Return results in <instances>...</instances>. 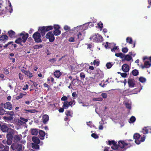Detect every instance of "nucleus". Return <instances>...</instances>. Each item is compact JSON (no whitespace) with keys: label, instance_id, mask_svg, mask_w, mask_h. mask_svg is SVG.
<instances>
[{"label":"nucleus","instance_id":"nucleus-46","mask_svg":"<svg viewBox=\"0 0 151 151\" xmlns=\"http://www.w3.org/2000/svg\"><path fill=\"white\" fill-rule=\"evenodd\" d=\"M18 125H24L25 124V123L20 119L18 120Z\"/></svg>","mask_w":151,"mask_h":151},{"label":"nucleus","instance_id":"nucleus-63","mask_svg":"<svg viewBox=\"0 0 151 151\" xmlns=\"http://www.w3.org/2000/svg\"><path fill=\"white\" fill-rule=\"evenodd\" d=\"M101 95L102 97L104 99L106 98L107 97V95L106 93H102Z\"/></svg>","mask_w":151,"mask_h":151},{"label":"nucleus","instance_id":"nucleus-6","mask_svg":"<svg viewBox=\"0 0 151 151\" xmlns=\"http://www.w3.org/2000/svg\"><path fill=\"white\" fill-rule=\"evenodd\" d=\"M32 37L35 42L37 43L41 42H42L41 38V34L37 32H35L33 35Z\"/></svg>","mask_w":151,"mask_h":151},{"label":"nucleus","instance_id":"nucleus-15","mask_svg":"<svg viewBox=\"0 0 151 151\" xmlns=\"http://www.w3.org/2000/svg\"><path fill=\"white\" fill-rule=\"evenodd\" d=\"M38 31L40 32V34L42 36H44L46 32H47L45 26H43L41 27H40L38 29Z\"/></svg>","mask_w":151,"mask_h":151},{"label":"nucleus","instance_id":"nucleus-13","mask_svg":"<svg viewBox=\"0 0 151 151\" xmlns=\"http://www.w3.org/2000/svg\"><path fill=\"white\" fill-rule=\"evenodd\" d=\"M4 107L5 109H7L9 110H11L12 109V106L11 102L8 101L4 104Z\"/></svg>","mask_w":151,"mask_h":151},{"label":"nucleus","instance_id":"nucleus-42","mask_svg":"<svg viewBox=\"0 0 151 151\" xmlns=\"http://www.w3.org/2000/svg\"><path fill=\"white\" fill-rule=\"evenodd\" d=\"M97 25L99 26V27L100 28V30H101L102 29L103 27V23L100 22L97 24Z\"/></svg>","mask_w":151,"mask_h":151},{"label":"nucleus","instance_id":"nucleus-17","mask_svg":"<svg viewBox=\"0 0 151 151\" xmlns=\"http://www.w3.org/2000/svg\"><path fill=\"white\" fill-rule=\"evenodd\" d=\"M143 132L144 134L151 132V128L150 127H145L143 129Z\"/></svg>","mask_w":151,"mask_h":151},{"label":"nucleus","instance_id":"nucleus-55","mask_svg":"<svg viewBox=\"0 0 151 151\" xmlns=\"http://www.w3.org/2000/svg\"><path fill=\"white\" fill-rule=\"evenodd\" d=\"M64 29L66 31H69L70 30V28L68 25H65L64 26Z\"/></svg>","mask_w":151,"mask_h":151},{"label":"nucleus","instance_id":"nucleus-38","mask_svg":"<svg viewBox=\"0 0 151 151\" xmlns=\"http://www.w3.org/2000/svg\"><path fill=\"white\" fill-rule=\"evenodd\" d=\"M25 75L29 78H31L32 77V73H30L29 71H27Z\"/></svg>","mask_w":151,"mask_h":151},{"label":"nucleus","instance_id":"nucleus-24","mask_svg":"<svg viewBox=\"0 0 151 151\" xmlns=\"http://www.w3.org/2000/svg\"><path fill=\"white\" fill-rule=\"evenodd\" d=\"M31 132L32 135H36L39 132L38 129H31Z\"/></svg>","mask_w":151,"mask_h":151},{"label":"nucleus","instance_id":"nucleus-18","mask_svg":"<svg viewBox=\"0 0 151 151\" xmlns=\"http://www.w3.org/2000/svg\"><path fill=\"white\" fill-rule=\"evenodd\" d=\"M9 36L11 38H14L16 37V33L12 30H10L8 32Z\"/></svg>","mask_w":151,"mask_h":151},{"label":"nucleus","instance_id":"nucleus-1","mask_svg":"<svg viewBox=\"0 0 151 151\" xmlns=\"http://www.w3.org/2000/svg\"><path fill=\"white\" fill-rule=\"evenodd\" d=\"M108 144L109 145H112L111 148L112 149L116 150V151H124L126 150V148H125V147L129 145V146H131L130 144L125 142L123 140L119 141L116 144V142L114 140H109Z\"/></svg>","mask_w":151,"mask_h":151},{"label":"nucleus","instance_id":"nucleus-14","mask_svg":"<svg viewBox=\"0 0 151 151\" xmlns=\"http://www.w3.org/2000/svg\"><path fill=\"white\" fill-rule=\"evenodd\" d=\"M122 69L125 73L128 72L129 70V65L127 64H124L122 66Z\"/></svg>","mask_w":151,"mask_h":151},{"label":"nucleus","instance_id":"nucleus-61","mask_svg":"<svg viewBox=\"0 0 151 151\" xmlns=\"http://www.w3.org/2000/svg\"><path fill=\"white\" fill-rule=\"evenodd\" d=\"M72 96L73 97H74V98H73V99H74L76 98V97L77 96V95L76 92H73L72 93Z\"/></svg>","mask_w":151,"mask_h":151},{"label":"nucleus","instance_id":"nucleus-23","mask_svg":"<svg viewBox=\"0 0 151 151\" xmlns=\"http://www.w3.org/2000/svg\"><path fill=\"white\" fill-rule=\"evenodd\" d=\"M32 140L34 143L39 144L40 142V140L39 138L37 137H32Z\"/></svg>","mask_w":151,"mask_h":151},{"label":"nucleus","instance_id":"nucleus-36","mask_svg":"<svg viewBox=\"0 0 151 151\" xmlns=\"http://www.w3.org/2000/svg\"><path fill=\"white\" fill-rule=\"evenodd\" d=\"M9 147L8 146L6 145L4 147V148L1 150L0 151H9Z\"/></svg>","mask_w":151,"mask_h":151},{"label":"nucleus","instance_id":"nucleus-43","mask_svg":"<svg viewBox=\"0 0 151 151\" xmlns=\"http://www.w3.org/2000/svg\"><path fill=\"white\" fill-rule=\"evenodd\" d=\"M80 76L81 79H84L85 77V75L84 73L81 72L80 73Z\"/></svg>","mask_w":151,"mask_h":151},{"label":"nucleus","instance_id":"nucleus-57","mask_svg":"<svg viewBox=\"0 0 151 151\" xmlns=\"http://www.w3.org/2000/svg\"><path fill=\"white\" fill-rule=\"evenodd\" d=\"M53 27L55 30L59 29L60 28V27L58 25L54 24Z\"/></svg>","mask_w":151,"mask_h":151},{"label":"nucleus","instance_id":"nucleus-59","mask_svg":"<svg viewBox=\"0 0 151 151\" xmlns=\"http://www.w3.org/2000/svg\"><path fill=\"white\" fill-rule=\"evenodd\" d=\"M127 75V74L125 73H121V76L123 78H126Z\"/></svg>","mask_w":151,"mask_h":151},{"label":"nucleus","instance_id":"nucleus-58","mask_svg":"<svg viewBox=\"0 0 151 151\" xmlns=\"http://www.w3.org/2000/svg\"><path fill=\"white\" fill-rule=\"evenodd\" d=\"M3 72L6 75L8 74L9 73V70L6 68L4 69H3Z\"/></svg>","mask_w":151,"mask_h":151},{"label":"nucleus","instance_id":"nucleus-28","mask_svg":"<svg viewBox=\"0 0 151 151\" xmlns=\"http://www.w3.org/2000/svg\"><path fill=\"white\" fill-rule=\"evenodd\" d=\"M68 101H64L63 103V107L65 109H67L68 107H69V106L68 105Z\"/></svg>","mask_w":151,"mask_h":151},{"label":"nucleus","instance_id":"nucleus-62","mask_svg":"<svg viewBox=\"0 0 151 151\" xmlns=\"http://www.w3.org/2000/svg\"><path fill=\"white\" fill-rule=\"evenodd\" d=\"M75 102V101L74 100H73L72 101H70L69 102H68V105L69 106H71V107H72V105L73 104V103Z\"/></svg>","mask_w":151,"mask_h":151},{"label":"nucleus","instance_id":"nucleus-41","mask_svg":"<svg viewBox=\"0 0 151 151\" xmlns=\"http://www.w3.org/2000/svg\"><path fill=\"white\" fill-rule=\"evenodd\" d=\"M79 80H77L76 81H74L72 84L74 86H78L79 85Z\"/></svg>","mask_w":151,"mask_h":151},{"label":"nucleus","instance_id":"nucleus-52","mask_svg":"<svg viewBox=\"0 0 151 151\" xmlns=\"http://www.w3.org/2000/svg\"><path fill=\"white\" fill-rule=\"evenodd\" d=\"M8 3L9 4V6L10 7V10H9V12L10 13H11L12 12V11H13V9H12V5H11V4L10 2V1H9Z\"/></svg>","mask_w":151,"mask_h":151},{"label":"nucleus","instance_id":"nucleus-54","mask_svg":"<svg viewBox=\"0 0 151 151\" xmlns=\"http://www.w3.org/2000/svg\"><path fill=\"white\" fill-rule=\"evenodd\" d=\"M25 110L28 112L31 113H34L36 111L35 109Z\"/></svg>","mask_w":151,"mask_h":151},{"label":"nucleus","instance_id":"nucleus-33","mask_svg":"<svg viewBox=\"0 0 151 151\" xmlns=\"http://www.w3.org/2000/svg\"><path fill=\"white\" fill-rule=\"evenodd\" d=\"M46 31H47L52 30L53 29V27L52 26H45Z\"/></svg>","mask_w":151,"mask_h":151},{"label":"nucleus","instance_id":"nucleus-64","mask_svg":"<svg viewBox=\"0 0 151 151\" xmlns=\"http://www.w3.org/2000/svg\"><path fill=\"white\" fill-rule=\"evenodd\" d=\"M28 85L27 84H26L24 86V87L22 88V89L24 91H25L26 89H28Z\"/></svg>","mask_w":151,"mask_h":151},{"label":"nucleus","instance_id":"nucleus-49","mask_svg":"<svg viewBox=\"0 0 151 151\" xmlns=\"http://www.w3.org/2000/svg\"><path fill=\"white\" fill-rule=\"evenodd\" d=\"M91 136L92 137L96 139L99 138V136L96 134L93 133L91 134Z\"/></svg>","mask_w":151,"mask_h":151},{"label":"nucleus","instance_id":"nucleus-26","mask_svg":"<svg viewBox=\"0 0 151 151\" xmlns=\"http://www.w3.org/2000/svg\"><path fill=\"white\" fill-rule=\"evenodd\" d=\"M151 64L148 61H145L144 63V67L143 68H148L150 67Z\"/></svg>","mask_w":151,"mask_h":151},{"label":"nucleus","instance_id":"nucleus-11","mask_svg":"<svg viewBox=\"0 0 151 151\" xmlns=\"http://www.w3.org/2000/svg\"><path fill=\"white\" fill-rule=\"evenodd\" d=\"M11 147L14 150L16 149L18 151H20L22 150V145L20 144H17L15 145H12Z\"/></svg>","mask_w":151,"mask_h":151},{"label":"nucleus","instance_id":"nucleus-20","mask_svg":"<svg viewBox=\"0 0 151 151\" xmlns=\"http://www.w3.org/2000/svg\"><path fill=\"white\" fill-rule=\"evenodd\" d=\"M128 83L129 87H133L134 86L135 83H134L133 79H129L128 81Z\"/></svg>","mask_w":151,"mask_h":151},{"label":"nucleus","instance_id":"nucleus-48","mask_svg":"<svg viewBox=\"0 0 151 151\" xmlns=\"http://www.w3.org/2000/svg\"><path fill=\"white\" fill-rule=\"evenodd\" d=\"M93 101H102L103 100V99L101 97H99L96 98H94L93 99Z\"/></svg>","mask_w":151,"mask_h":151},{"label":"nucleus","instance_id":"nucleus-4","mask_svg":"<svg viewBox=\"0 0 151 151\" xmlns=\"http://www.w3.org/2000/svg\"><path fill=\"white\" fill-rule=\"evenodd\" d=\"M5 114L10 116H5L4 117V119L7 121H11L12 120L14 119L13 116H15L14 112L12 111H5Z\"/></svg>","mask_w":151,"mask_h":151},{"label":"nucleus","instance_id":"nucleus-34","mask_svg":"<svg viewBox=\"0 0 151 151\" xmlns=\"http://www.w3.org/2000/svg\"><path fill=\"white\" fill-rule=\"evenodd\" d=\"M139 80L140 82L142 83L145 82L146 81V79L145 78L142 76L139 78Z\"/></svg>","mask_w":151,"mask_h":151},{"label":"nucleus","instance_id":"nucleus-44","mask_svg":"<svg viewBox=\"0 0 151 151\" xmlns=\"http://www.w3.org/2000/svg\"><path fill=\"white\" fill-rule=\"evenodd\" d=\"M125 106L126 108L128 109H131V104L128 103H125Z\"/></svg>","mask_w":151,"mask_h":151},{"label":"nucleus","instance_id":"nucleus-25","mask_svg":"<svg viewBox=\"0 0 151 151\" xmlns=\"http://www.w3.org/2000/svg\"><path fill=\"white\" fill-rule=\"evenodd\" d=\"M132 59V57L129 55H127L125 56V58L122 59V61H123L124 60H127L129 61Z\"/></svg>","mask_w":151,"mask_h":151},{"label":"nucleus","instance_id":"nucleus-31","mask_svg":"<svg viewBox=\"0 0 151 151\" xmlns=\"http://www.w3.org/2000/svg\"><path fill=\"white\" fill-rule=\"evenodd\" d=\"M54 34L57 36L60 35L61 33V31L59 29L55 30L53 32Z\"/></svg>","mask_w":151,"mask_h":151},{"label":"nucleus","instance_id":"nucleus-50","mask_svg":"<svg viewBox=\"0 0 151 151\" xmlns=\"http://www.w3.org/2000/svg\"><path fill=\"white\" fill-rule=\"evenodd\" d=\"M112 65L110 63H108L106 64V66L108 69H109L111 68Z\"/></svg>","mask_w":151,"mask_h":151},{"label":"nucleus","instance_id":"nucleus-3","mask_svg":"<svg viewBox=\"0 0 151 151\" xmlns=\"http://www.w3.org/2000/svg\"><path fill=\"white\" fill-rule=\"evenodd\" d=\"M11 131L8 132L6 134V137L7 139V142L9 144H11L12 141L13 140L14 135V131L12 129H10Z\"/></svg>","mask_w":151,"mask_h":151},{"label":"nucleus","instance_id":"nucleus-7","mask_svg":"<svg viewBox=\"0 0 151 151\" xmlns=\"http://www.w3.org/2000/svg\"><path fill=\"white\" fill-rule=\"evenodd\" d=\"M54 34H53L52 31L48 32L45 36L47 39H48L50 42H53L55 40V37L54 36Z\"/></svg>","mask_w":151,"mask_h":151},{"label":"nucleus","instance_id":"nucleus-39","mask_svg":"<svg viewBox=\"0 0 151 151\" xmlns=\"http://www.w3.org/2000/svg\"><path fill=\"white\" fill-rule=\"evenodd\" d=\"M5 111L2 107H0V115L5 114Z\"/></svg>","mask_w":151,"mask_h":151},{"label":"nucleus","instance_id":"nucleus-30","mask_svg":"<svg viewBox=\"0 0 151 151\" xmlns=\"http://www.w3.org/2000/svg\"><path fill=\"white\" fill-rule=\"evenodd\" d=\"M132 73L134 76H136L138 75L139 71L138 70L135 69L132 71Z\"/></svg>","mask_w":151,"mask_h":151},{"label":"nucleus","instance_id":"nucleus-29","mask_svg":"<svg viewBox=\"0 0 151 151\" xmlns=\"http://www.w3.org/2000/svg\"><path fill=\"white\" fill-rule=\"evenodd\" d=\"M38 144H35L32 143V147L34 149H38L39 148V146Z\"/></svg>","mask_w":151,"mask_h":151},{"label":"nucleus","instance_id":"nucleus-51","mask_svg":"<svg viewBox=\"0 0 151 151\" xmlns=\"http://www.w3.org/2000/svg\"><path fill=\"white\" fill-rule=\"evenodd\" d=\"M56 61V59L55 58H52L48 60V61L51 62V63H53Z\"/></svg>","mask_w":151,"mask_h":151},{"label":"nucleus","instance_id":"nucleus-19","mask_svg":"<svg viewBox=\"0 0 151 151\" xmlns=\"http://www.w3.org/2000/svg\"><path fill=\"white\" fill-rule=\"evenodd\" d=\"M8 36L6 35H3L0 37V40L1 42H4V43L6 42L8 39Z\"/></svg>","mask_w":151,"mask_h":151},{"label":"nucleus","instance_id":"nucleus-5","mask_svg":"<svg viewBox=\"0 0 151 151\" xmlns=\"http://www.w3.org/2000/svg\"><path fill=\"white\" fill-rule=\"evenodd\" d=\"M91 38L93 40L94 42H101L102 41L103 37L102 36L99 34H95L93 35L92 37H90V39L91 40Z\"/></svg>","mask_w":151,"mask_h":151},{"label":"nucleus","instance_id":"nucleus-21","mask_svg":"<svg viewBox=\"0 0 151 151\" xmlns=\"http://www.w3.org/2000/svg\"><path fill=\"white\" fill-rule=\"evenodd\" d=\"M42 119L43 123L46 124L49 119L48 116L47 114L44 115L42 116Z\"/></svg>","mask_w":151,"mask_h":151},{"label":"nucleus","instance_id":"nucleus-37","mask_svg":"<svg viewBox=\"0 0 151 151\" xmlns=\"http://www.w3.org/2000/svg\"><path fill=\"white\" fill-rule=\"evenodd\" d=\"M43 45H35L33 46L34 49H40L42 47Z\"/></svg>","mask_w":151,"mask_h":151},{"label":"nucleus","instance_id":"nucleus-47","mask_svg":"<svg viewBox=\"0 0 151 151\" xmlns=\"http://www.w3.org/2000/svg\"><path fill=\"white\" fill-rule=\"evenodd\" d=\"M65 114L67 116H70L71 117L72 116L70 114V110H67L65 112Z\"/></svg>","mask_w":151,"mask_h":151},{"label":"nucleus","instance_id":"nucleus-12","mask_svg":"<svg viewBox=\"0 0 151 151\" xmlns=\"http://www.w3.org/2000/svg\"><path fill=\"white\" fill-rule=\"evenodd\" d=\"M0 129L4 132H8L9 130L10 129L8 127L6 124H2L1 125Z\"/></svg>","mask_w":151,"mask_h":151},{"label":"nucleus","instance_id":"nucleus-2","mask_svg":"<svg viewBox=\"0 0 151 151\" xmlns=\"http://www.w3.org/2000/svg\"><path fill=\"white\" fill-rule=\"evenodd\" d=\"M18 36L21 37L18 38L15 41V42L17 44H19L20 45L22 46L23 44L22 42L25 43L28 37H29V34L27 33H26L24 31L22 32V33L18 34Z\"/></svg>","mask_w":151,"mask_h":151},{"label":"nucleus","instance_id":"nucleus-27","mask_svg":"<svg viewBox=\"0 0 151 151\" xmlns=\"http://www.w3.org/2000/svg\"><path fill=\"white\" fill-rule=\"evenodd\" d=\"M24 93L23 94L22 93H20L19 95L17 96L16 98V99L17 100H18L22 98L24 95H25L27 94V93L25 92H24Z\"/></svg>","mask_w":151,"mask_h":151},{"label":"nucleus","instance_id":"nucleus-45","mask_svg":"<svg viewBox=\"0 0 151 151\" xmlns=\"http://www.w3.org/2000/svg\"><path fill=\"white\" fill-rule=\"evenodd\" d=\"M122 50L123 53H126L128 51V49L127 47H125L122 48Z\"/></svg>","mask_w":151,"mask_h":151},{"label":"nucleus","instance_id":"nucleus-22","mask_svg":"<svg viewBox=\"0 0 151 151\" xmlns=\"http://www.w3.org/2000/svg\"><path fill=\"white\" fill-rule=\"evenodd\" d=\"M62 73L59 70H57L54 73V75L56 78H58L62 75Z\"/></svg>","mask_w":151,"mask_h":151},{"label":"nucleus","instance_id":"nucleus-16","mask_svg":"<svg viewBox=\"0 0 151 151\" xmlns=\"http://www.w3.org/2000/svg\"><path fill=\"white\" fill-rule=\"evenodd\" d=\"M40 135V138L41 140L44 139V137L45 135V133L43 131L41 130H39L38 132Z\"/></svg>","mask_w":151,"mask_h":151},{"label":"nucleus","instance_id":"nucleus-10","mask_svg":"<svg viewBox=\"0 0 151 151\" xmlns=\"http://www.w3.org/2000/svg\"><path fill=\"white\" fill-rule=\"evenodd\" d=\"M22 137L21 134L14 135L13 141L14 142H19L21 140Z\"/></svg>","mask_w":151,"mask_h":151},{"label":"nucleus","instance_id":"nucleus-8","mask_svg":"<svg viewBox=\"0 0 151 151\" xmlns=\"http://www.w3.org/2000/svg\"><path fill=\"white\" fill-rule=\"evenodd\" d=\"M95 74L98 75L99 78H102L104 76V74L103 71H101L99 68H97L94 70Z\"/></svg>","mask_w":151,"mask_h":151},{"label":"nucleus","instance_id":"nucleus-35","mask_svg":"<svg viewBox=\"0 0 151 151\" xmlns=\"http://www.w3.org/2000/svg\"><path fill=\"white\" fill-rule=\"evenodd\" d=\"M77 38L80 40H81L83 39L82 34L81 32H79L77 35Z\"/></svg>","mask_w":151,"mask_h":151},{"label":"nucleus","instance_id":"nucleus-60","mask_svg":"<svg viewBox=\"0 0 151 151\" xmlns=\"http://www.w3.org/2000/svg\"><path fill=\"white\" fill-rule=\"evenodd\" d=\"M68 99V98L66 96H64L62 97L61 98V100L62 101H67V100Z\"/></svg>","mask_w":151,"mask_h":151},{"label":"nucleus","instance_id":"nucleus-53","mask_svg":"<svg viewBox=\"0 0 151 151\" xmlns=\"http://www.w3.org/2000/svg\"><path fill=\"white\" fill-rule=\"evenodd\" d=\"M93 64L94 65H96L97 66H98L99 65V61H96V60H94L93 62Z\"/></svg>","mask_w":151,"mask_h":151},{"label":"nucleus","instance_id":"nucleus-56","mask_svg":"<svg viewBox=\"0 0 151 151\" xmlns=\"http://www.w3.org/2000/svg\"><path fill=\"white\" fill-rule=\"evenodd\" d=\"M145 135H143L142 137L141 138H140V139H139V141H140V142H143L145 141Z\"/></svg>","mask_w":151,"mask_h":151},{"label":"nucleus","instance_id":"nucleus-32","mask_svg":"<svg viewBox=\"0 0 151 151\" xmlns=\"http://www.w3.org/2000/svg\"><path fill=\"white\" fill-rule=\"evenodd\" d=\"M126 42L130 44H132V39L131 37H128L126 39Z\"/></svg>","mask_w":151,"mask_h":151},{"label":"nucleus","instance_id":"nucleus-40","mask_svg":"<svg viewBox=\"0 0 151 151\" xmlns=\"http://www.w3.org/2000/svg\"><path fill=\"white\" fill-rule=\"evenodd\" d=\"M130 121L131 122H129L130 123H132L134 122L136 120L135 117L133 116H132L130 119Z\"/></svg>","mask_w":151,"mask_h":151},{"label":"nucleus","instance_id":"nucleus-9","mask_svg":"<svg viewBox=\"0 0 151 151\" xmlns=\"http://www.w3.org/2000/svg\"><path fill=\"white\" fill-rule=\"evenodd\" d=\"M140 135L138 133H135L133 136L134 138L135 139V142L137 145L140 144L139 139H140Z\"/></svg>","mask_w":151,"mask_h":151}]
</instances>
